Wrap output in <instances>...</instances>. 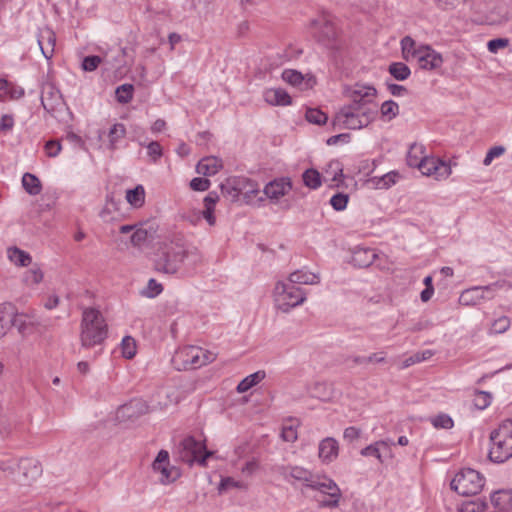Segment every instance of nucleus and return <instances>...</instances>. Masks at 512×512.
I'll return each instance as SVG.
<instances>
[{
    "label": "nucleus",
    "mask_w": 512,
    "mask_h": 512,
    "mask_svg": "<svg viewBox=\"0 0 512 512\" xmlns=\"http://www.w3.org/2000/svg\"><path fill=\"white\" fill-rule=\"evenodd\" d=\"M351 102L344 105L335 114L332 125L344 129H361L367 127L376 119L378 114L374 98L377 90L371 85L356 84L353 88L346 90Z\"/></svg>",
    "instance_id": "f257e3e1"
},
{
    "label": "nucleus",
    "mask_w": 512,
    "mask_h": 512,
    "mask_svg": "<svg viewBox=\"0 0 512 512\" xmlns=\"http://www.w3.org/2000/svg\"><path fill=\"white\" fill-rule=\"evenodd\" d=\"M185 260L194 269L202 263V255L198 248L189 246L181 237H176L159 247L155 254L154 268L157 272L174 275L182 272Z\"/></svg>",
    "instance_id": "f03ea898"
},
{
    "label": "nucleus",
    "mask_w": 512,
    "mask_h": 512,
    "mask_svg": "<svg viewBox=\"0 0 512 512\" xmlns=\"http://www.w3.org/2000/svg\"><path fill=\"white\" fill-rule=\"evenodd\" d=\"M280 474L287 479L291 477L295 480L304 482L306 488L319 491L328 495V499L317 500L321 508H336L342 496L341 490L334 480L326 475L313 474L311 471L302 467H281Z\"/></svg>",
    "instance_id": "7ed1b4c3"
},
{
    "label": "nucleus",
    "mask_w": 512,
    "mask_h": 512,
    "mask_svg": "<svg viewBox=\"0 0 512 512\" xmlns=\"http://www.w3.org/2000/svg\"><path fill=\"white\" fill-rule=\"evenodd\" d=\"M81 347L90 349L101 346L108 336V325L102 313L95 308H85L80 324Z\"/></svg>",
    "instance_id": "20e7f679"
},
{
    "label": "nucleus",
    "mask_w": 512,
    "mask_h": 512,
    "mask_svg": "<svg viewBox=\"0 0 512 512\" xmlns=\"http://www.w3.org/2000/svg\"><path fill=\"white\" fill-rule=\"evenodd\" d=\"M488 458L494 463H503L512 456V419L504 420L490 433Z\"/></svg>",
    "instance_id": "39448f33"
},
{
    "label": "nucleus",
    "mask_w": 512,
    "mask_h": 512,
    "mask_svg": "<svg viewBox=\"0 0 512 512\" xmlns=\"http://www.w3.org/2000/svg\"><path fill=\"white\" fill-rule=\"evenodd\" d=\"M215 355L197 346H186L178 349L172 357V364L178 371L200 368L212 362Z\"/></svg>",
    "instance_id": "423d86ee"
},
{
    "label": "nucleus",
    "mask_w": 512,
    "mask_h": 512,
    "mask_svg": "<svg viewBox=\"0 0 512 512\" xmlns=\"http://www.w3.org/2000/svg\"><path fill=\"white\" fill-rule=\"evenodd\" d=\"M485 479L476 470L465 468L459 471L451 481V489L462 496L478 494L484 487Z\"/></svg>",
    "instance_id": "0eeeda50"
},
{
    "label": "nucleus",
    "mask_w": 512,
    "mask_h": 512,
    "mask_svg": "<svg viewBox=\"0 0 512 512\" xmlns=\"http://www.w3.org/2000/svg\"><path fill=\"white\" fill-rule=\"evenodd\" d=\"M212 454L203 441L196 440L193 436L184 438L178 446L179 458L190 466L194 463L206 466L207 459Z\"/></svg>",
    "instance_id": "6e6552de"
},
{
    "label": "nucleus",
    "mask_w": 512,
    "mask_h": 512,
    "mask_svg": "<svg viewBox=\"0 0 512 512\" xmlns=\"http://www.w3.org/2000/svg\"><path fill=\"white\" fill-rule=\"evenodd\" d=\"M309 29L311 35L318 43L330 49L337 48V30L327 15H321L311 20Z\"/></svg>",
    "instance_id": "1a4fd4ad"
},
{
    "label": "nucleus",
    "mask_w": 512,
    "mask_h": 512,
    "mask_svg": "<svg viewBox=\"0 0 512 512\" xmlns=\"http://www.w3.org/2000/svg\"><path fill=\"white\" fill-rule=\"evenodd\" d=\"M277 306L282 312L287 313L291 308L301 305L306 300L303 289L291 283L278 282L275 287Z\"/></svg>",
    "instance_id": "9d476101"
},
{
    "label": "nucleus",
    "mask_w": 512,
    "mask_h": 512,
    "mask_svg": "<svg viewBox=\"0 0 512 512\" xmlns=\"http://www.w3.org/2000/svg\"><path fill=\"white\" fill-rule=\"evenodd\" d=\"M504 282H495L486 286H475L463 291L460 295L459 302L462 305H476L480 303L481 300H490L493 298V295H485V292H496L498 289L502 288Z\"/></svg>",
    "instance_id": "9b49d317"
},
{
    "label": "nucleus",
    "mask_w": 512,
    "mask_h": 512,
    "mask_svg": "<svg viewBox=\"0 0 512 512\" xmlns=\"http://www.w3.org/2000/svg\"><path fill=\"white\" fill-rule=\"evenodd\" d=\"M17 471L15 481L21 485H29L42 474V466L37 459L21 458L17 462Z\"/></svg>",
    "instance_id": "f8f14e48"
},
{
    "label": "nucleus",
    "mask_w": 512,
    "mask_h": 512,
    "mask_svg": "<svg viewBox=\"0 0 512 512\" xmlns=\"http://www.w3.org/2000/svg\"><path fill=\"white\" fill-rule=\"evenodd\" d=\"M42 325L40 318L35 314L30 313H17L13 309V316H11L10 327L13 326L17 329L22 337H28L38 331Z\"/></svg>",
    "instance_id": "ddd939ff"
},
{
    "label": "nucleus",
    "mask_w": 512,
    "mask_h": 512,
    "mask_svg": "<svg viewBox=\"0 0 512 512\" xmlns=\"http://www.w3.org/2000/svg\"><path fill=\"white\" fill-rule=\"evenodd\" d=\"M41 103L45 111L53 115L63 104L62 95L53 84H44L42 87Z\"/></svg>",
    "instance_id": "4468645a"
},
{
    "label": "nucleus",
    "mask_w": 512,
    "mask_h": 512,
    "mask_svg": "<svg viewBox=\"0 0 512 512\" xmlns=\"http://www.w3.org/2000/svg\"><path fill=\"white\" fill-rule=\"evenodd\" d=\"M420 53L421 54H418L415 59L421 69L433 70L440 67L443 63L441 54L428 45H421Z\"/></svg>",
    "instance_id": "2eb2a0df"
},
{
    "label": "nucleus",
    "mask_w": 512,
    "mask_h": 512,
    "mask_svg": "<svg viewBox=\"0 0 512 512\" xmlns=\"http://www.w3.org/2000/svg\"><path fill=\"white\" fill-rule=\"evenodd\" d=\"M37 42L46 59L52 58L54 54V47L56 43V35L49 27L39 29L37 35Z\"/></svg>",
    "instance_id": "dca6fc26"
},
{
    "label": "nucleus",
    "mask_w": 512,
    "mask_h": 512,
    "mask_svg": "<svg viewBox=\"0 0 512 512\" xmlns=\"http://www.w3.org/2000/svg\"><path fill=\"white\" fill-rule=\"evenodd\" d=\"M339 445L335 438L327 437L320 441L318 447L319 458L325 463H331L338 457Z\"/></svg>",
    "instance_id": "f3484780"
},
{
    "label": "nucleus",
    "mask_w": 512,
    "mask_h": 512,
    "mask_svg": "<svg viewBox=\"0 0 512 512\" xmlns=\"http://www.w3.org/2000/svg\"><path fill=\"white\" fill-rule=\"evenodd\" d=\"M291 188L292 183L289 178H280L269 182L264 188V193L271 199H278L285 195Z\"/></svg>",
    "instance_id": "a211bd4d"
},
{
    "label": "nucleus",
    "mask_w": 512,
    "mask_h": 512,
    "mask_svg": "<svg viewBox=\"0 0 512 512\" xmlns=\"http://www.w3.org/2000/svg\"><path fill=\"white\" fill-rule=\"evenodd\" d=\"M377 254L370 248H356L353 251L351 263L358 268H367L373 264Z\"/></svg>",
    "instance_id": "6ab92c4d"
},
{
    "label": "nucleus",
    "mask_w": 512,
    "mask_h": 512,
    "mask_svg": "<svg viewBox=\"0 0 512 512\" xmlns=\"http://www.w3.org/2000/svg\"><path fill=\"white\" fill-rule=\"evenodd\" d=\"M223 167V162L221 159L215 156H207L203 157L196 166V171L198 174H202L205 176L215 175L221 168Z\"/></svg>",
    "instance_id": "aec40b11"
},
{
    "label": "nucleus",
    "mask_w": 512,
    "mask_h": 512,
    "mask_svg": "<svg viewBox=\"0 0 512 512\" xmlns=\"http://www.w3.org/2000/svg\"><path fill=\"white\" fill-rule=\"evenodd\" d=\"M264 100L273 106H287L292 102L290 95L281 88L267 89Z\"/></svg>",
    "instance_id": "412c9836"
},
{
    "label": "nucleus",
    "mask_w": 512,
    "mask_h": 512,
    "mask_svg": "<svg viewBox=\"0 0 512 512\" xmlns=\"http://www.w3.org/2000/svg\"><path fill=\"white\" fill-rule=\"evenodd\" d=\"M244 182V180H234L233 178L226 179V181L220 185L222 195L232 202L237 201L242 190L240 184Z\"/></svg>",
    "instance_id": "4be33fe9"
},
{
    "label": "nucleus",
    "mask_w": 512,
    "mask_h": 512,
    "mask_svg": "<svg viewBox=\"0 0 512 512\" xmlns=\"http://www.w3.org/2000/svg\"><path fill=\"white\" fill-rule=\"evenodd\" d=\"M282 79L292 86L298 87L300 90H305L312 86L310 83L311 79L305 80L302 73L297 70L285 69L282 73Z\"/></svg>",
    "instance_id": "5701e85b"
},
{
    "label": "nucleus",
    "mask_w": 512,
    "mask_h": 512,
    "mask_svg": "<svg viewBox=\"0 0 512 512\" xmlns=\"http://www.w3.org/2000/svg\"><path fill=\"white\" fill-rule=\"evenodd\" d=\"M490 501L499 512H504L512 507V494L507 490H498L491 494Z\"/></svg>",
    "instance_id": "b1692460"
},
{
    "label": "nucleus",
    "mask_w": 512,
    "mask_h": 512,
    "mask_svg": "<svg viewBox=\"0 0 512 512\" xmlns=\"http://www.w3.org/2000/svg\"><path fill=\"white\" fill-rule=\"evenodd\" d=\"M11 316H13V305L3 303L0 305V339H2L10 329Z\"/></svg>",
    "instance_id": "393cba45"
},
{
    "label": "nucleus",
    "mask_w": 512,
    "mask_h": 512,
    "mask_svg": "<svg viewBox=\"0 0 512 512\" xmlns=\"http://www.w3.org/2000/svg\"><path fill=\"white\" fill-rule=\"evenodd\" d=\"M319 282V277L311 272L297 270L290 274L289 283L294 284H306L313 285Z\"/></svg>",
    "instance_id": "a878e982"
},
{
    "label": "nucleus",
    "mask_w": 512,
    "mask_h": 512,
    "mask_svg": "<svg viewBox=\"0 0 512 512\" xmlns=\"http://www.w3.org/2000/svg\"><path fill=\"white\" fill-rule=\"evenodd\" d=\"M8 258L17 266L26 267L30 265L32 258L29 253L17 248L10 247L7 250Z\"/></svg>",
    "instance_id": "bb28decb"
},
{
    "label": "nucleus",
    "mask_w": 512,
    "mask_h": 512,
    "mask_svg": "<svg viewBox=\"0 0 512 512\" xmlns=\"http://www.w3.org/2000/svg\"><path fill=\"white\" fill-rule=\"evenodd\" d=\"M266 376L265 371L259 370L253 374L248 375L243 380L240 381V383L237 385V392L238 393H244L257 385L260 381H262Z\"/></svg>",
    "instance_id": "cd10ccee"
},
{
    "label": "nucleus",
    "mask_w": 512,
    "mask_h": 512,
    "mask_svg": "<svg viewBox=\"0 0 512 512\" xmlns=\"http://www.w3.org/2000/svg\"><path fill=\"white\" fill-rule=\"evenodd\" d=\"M22 186L30 195H38L42 191V184L39 178L28 172L22 177Z\"/></svg>",
    "instance_id": "c85d7f7f"
},
{
    "label": "nucleus",
    "mask_w": 512,
    "mask_h": 512,
    "mask_svg": "<svg viewBox=\"0 0 512 512\" xmlns=\"http://www.w3.org/2000/svg\"><path fill=\"white\" fill-rule=\"evenodd\" d=\"M424 147L412 144L407 153L406 161L410 167L420 168L424 161Z\"/></svg>",
    "instance_id": "c756f323"
},
{
    "label": "nucleus",
    "mask_w": 512,
    "mask_h": 512,
    "mask_svg": "<svg viewBox=\"0 0 512 512\" xmlns=\"http://www.w3.org/2000/svg\"><path fill=\"white\" fill-rule=\"evenodd\" d=\"M401 50L402 56L406 61H409L412 58H416V56L420 53V46L416 47V42L410 36H405L401 40Z\"/></svg>",
    "instance_id": "7c9ffc66"
},
{
    "label": "nucleus",
    "mask_w": 512,
    "mask_h": 512,
    "mask_svg": "<svg viewBox=\"0 0 512 512\" xmlns=\"http://www.w3.org/2000/svg\"><path fill=\"white\" fill-rule=\"evenodd\" d=\"M127 202L135 208H140L145 202V190L142 185H137L126 192Z\"/></svg>",
    "instance_id": "2f4dec72"
},
{
    "label": "nucleus",
    "mask_w": 512,
    "mask_h": 512,
    "mask_svg": "<svg viewBox=\"0 0 512 512\" xmlns=\"http://www.w3.org/2000/svg\"><path fill=\"white\" fill-rule=\"evenodd\" d=\"M388 72L397 81H404L411 75L410 68L403 62H393L388 67Z\"/></svg>",
    "instance_id": "473e14b6"
},
{
    "label": "nucleus",
    "mask_w": 512,
    "mask_h": 512,
    "mask_svg": "<svg viewBox=\"0 0 512 512\" xmlns=\"http://www.w3.org/2000/svg\"><path fill=\"white\" fill-rule=\"evenodd\" d=\"M302 179L305 184L310 189H317L321 186V174L313 168L307 169L302 174Z\"/></svg>",
    "instance_id": "72a5a7b5"
},
{
    "label": "nucleus",
    "mask_w": 512,
    "mask_h": 512,
    "mask_svg": "<svg viewBox=\"0 0 512 512\" xmlns=\"http://www.w3.org/2000/svg\"><path fill=\"white\" fill-rule=\"evenodd\" d=\"M134 87L132 84H122L115 90L116 99L121 104L129 103L133 98Z\"/></svg>",
    "instance_id": "f704fd0d"
},
{
    "label": "nucleus",
    "mask_w": 512,
    "mask_h": 512,
    "mask_svg": "<svg viewBox=\"0 0 512 512\" xmlns=\"http://www.w3.org/2000/svg\"><path fill=\"white\" fill-rule=\"evenodd\" d=\"M305 118L309 123L316 125H323L328 120L327 114L318 108H308L305 113Z\"/></svg>",
    "instance_id": "c9c22d12"
},
{
    "label": "nucleus",
    "mask_w": 512,
    "mask_h": 512,
    "mask_svg": "<svg viewBox=\"0 0 512 512\" xmlns=\"http://www.w3.org/2000/svg\"><path fill=\"white\" fill-rule=\"evenodd\" d=\"M381 447L388 448L387 441L381 440L377 441L374 444H371L361 450V455L363 456H373L377 458L380 462H383L381 455Z\"/></svg>",
    "instance_id": "e433bc0d"
},
{
    "label": "nucleus",
    "mask_w": 512,
    "mask_h": 512,
    "mask_svg": "<svg viewBox=\"0 0 512 512\" xmlns=\"http://www.w3.org/2000/svg\"><path fill=\"white\" fill-rule=\"evenodd\" d=\"M136 408L138 410V413H145L146 410H147V406L145 403H143L141 400H133L131 401L130 403L128 404H125L123 405L120 409H119V412L123 415V416H127V417H133L134 413H133V409Z\"/></svg>",
    "instance_id": "4c0bfd02"
},
{
    "label": "nucleus",
    "mask_w": 512,
    "mask_h": 512,
    "mask_svg": "<svg viewBox=\"0 0 512 512\" xmlns=\"http://www.w3.org/2000/svg\"><path fill=\"white\" fill-rule=\"evenodd\" d=\"M125 135H126V128H125L124 124H122V123L114 124L110 128L109 133H108L110 147L112 149H114L115 148V144L117 143V141L119 139L124 138Z\"/></svg>",
    "instance_id": "58836bf2"
},
{
    "label": "nucleus",
    "mask_w": 512,
    "mask_h": 512,
    "mask_svg": "<svg viewBox=\"0 0 512 512\" xmlns=\"http://www.w3.org/2000/svg\"><path fill=\"white\" fill-rule=\"evenodd\" d=\"M380 112L382 117L392 120L399 114V106L395 101L387 100L382 103Z\"/></svg>",
    "instance_id": "ea45409f"
},
{
    "label": "nucleus",
    "mask_w": 512,
    "mask_h": 512,
    "mask_svg": "<svg viewBox=\"0 0 512 512\" xmlns=\"http://www.w3.org/2000/svg\"><path fill=\"white\" fill-rule=\"evenodd\" d=\"M492 400V395L489 392L477 390L475 392V398L473 400V405L478 410L486 409Z\"/></svg>",
    "instance_id": "a19ab883"
},
{
    "label": "nucleus",
    "mask_w": 512,
    "mask_h": 512,
    "mask_svg": "<svg viewBox=\"0 0 512 512\" xmlns=\"http://www.w3.org/2000/svg\"><path fill=\"white\" fill-rule=\"evenodd\" d=\"M123 357L132 359L136 355V343L131 336H125L121 343Z\"/></svg>",
    "instance_id": "79ce46f5"
},
{
    "label": "nucleus",
    "mask_w": 512,
    "mask_h": 512,
    "mask_svg": "<svg viewBox=\"0 0 512 512\" xmlns=\"http://www.w3.org/2000/svg\"><path fill=\"white\" fill-rule=\"evenodd\" d=\"M160 481L163 484L174 482L180 476V471L175 466H165L161 471Z\"/></svg>",
    "instance_id": "37998d69"
},
{
    "label": "nucleus",
    "mask_w": 512,
    "mask_h": 512,
    "mask_svg": "<svg viewBox=\"0 0 512 512\" xmlns=\"http://www.w3.org/2000/svg\"><path fill=\"white\" fill-rule=\"evenodd\" d=\"M432 350H425L422 352H417L414 355L410 356L403 362L404 367H409L410 365H413L415 363H420L422 361L428 360L433 356Z\"/></svg>",
    "instance_id": "c03bdc74"
},
{
    "label": "nucleus",
    "mask_w": 512,
    "mask_h": 512,
    "mask_svg": "<svg viewBox=\"0 0 512 512\" xmlns=\"http://www.w3.org/2000/svg\"><path fill=\"white\" fill-rule=\"evenodd\" d=\"M162 291V285L152 278L148 281L147 287L142 291V295L148 298H154Z\"/></svg>",
    "instance_id": "a18cd8bd"
},
{
    "label": "nucleus",
    "mask_w": 512,
    "mask_h": 512,
    "mask_svg": "<svg viewBox=\"0 0 512 512\" xmlns=\"http://www.w3.org/2000/svg\"><path fill=\"white\" fill-rule=\"evenodd\" d=\"M348 200V194L337 193L331 197L330 204L336 211H342L347 207Z\"/></svg>",
    "instance_id": "49530a36"
},
{
    "label": "nucleus",
    "mask_w": 512,
    "mask_h": 512,
    "mask_svg": "<svg viewBox=\"0 0 512 512\" xmlns=\"http://www.w3.org/2000/svg\"><path fill=\"white\" fill-rule=\"evenodd\" d=\"M329 171H332L333 175L331 178L332 182H340L342 181L344 175H343V168L339 161L333 160L328 164V169L326 170V173L328 174Z\"/></svg>",
    "instance_id": "de8ad7c7"
},
{
    "label": "nucleus",
    "mask_w": 512,
    "mask_h": 512,
    "mask_svg": "<svg viewBox=\"0 0 512 512\" xmlns=\"http://www.w3.org/2000/svg\"><path fill=\"white\" fill-rule=\"evenodd\" d=\"M437 161L436 158H428L424 157V161L420 168H418L423 175L426 176H434L435 170L437 169Z\"/></svg>",
    "instance_id": "09e8293b"
},
{
    "label": "nucleus",
    "mask_w": 512,
    "mask_h": 512,
    "mask_svg": "<svg viewBox=\"0 0 512 512\" xmlns=\"http://www.w3.org/2000/svg\"><path fill=\"white\" fill-rule=\"evenodd\" d=\"M451 166L443 160L438 159L437 169L435 170L434 177L437 180H443L450 176Z\"/></svg>",
    "instance_id": "8fccbe9b"
},
{
    "label": "nucleus",
    "mask_w": 512,
    "mask_h": 512,
    "mask_svg": "<svg viewBox=\"0 0 512 512\" xmlns=\"http://www.w3.org/2000/svg\"><path fill=\"white\" fill-rule=\"evenodd\" d=\"M165 466H169V453L166 450H160L152 467L154 471H161Z\"/></svg>",
    "instance_id": "3c124183"
},
{
    "label": "nucleus",
    "mask_w": 512,
    "mask_h": 512,
    "mask_svg": "<svg viewBox=\"0 0 512 512\" xmlns=\"http://www.w3.org/2000/svg\"><path fill=\"white\" fill-rule=\"evenodd\" d=\"M147 153L152 162L156 163L163 155L162 147L157 141H151L147 145Z\"/></svg>",
    "instance_id": "603ef678"
},
{
    "label": "nucleus",
    "mask_w": 512,
    "mask_h": 512,
    "mask_svg": "<svg viewBox=\"0 0 512 512\" xmlns=\"http://www.w3.org/2000/svg\"><path fill=\"white\" fill-rule=\"evenodd\" d=\"M102 59L100 56L97 55H89L84 57L82 61V68L84 71H94L98 68L99 64L101 63Z\"/></svg>",
    "instance_id": "864d4df0"
},
{
    "label": "nucleus",
    "mask_w": 512,
    "mask_h": 512,
    "mask_svg": "<svg viewBox=\"0 0 512 512\" xmlns=\"http://www.w3.org/2000/svg\"><path fill=\"white\" fill-rule=\"evenodd\" d=\"M435 428L450 429L453 427V420L447 414H440L432 419Z\"/></svg>",
    "instance_id": "5fc2aeb1"
},
{
    "label": "nucleus",
    "mask_w": 512,
    "mask_h": 512,
    "mask_svg": "<svg viewBox=\"0 0 512 512\" xmlns=\"http://www.w3.org/2000/svg\"><path fill=\"white\" fill-rule=\"evenodd\" d=\"M510 327V319L506 316H502L498 319H496L492 323V331L496 334H501L506 332Z\"/></svg>",
    "instance_id": "6e6d98bb"
},
{
    "label": "nucleus",
    "mask_w": 512,
    "mask_h": 512,
    "mask_svg": "<svg viewBox=\"0 0 512 512\" xmlns=\"http://www.w3.org/2000/svg\"><path fill=\"white\" fill-rule=\"evenodd\" d=\"M234 180H244V183H241L240 186L242 188L241 194L249 195L255 194L258 192L257 184L252 180L244 177H233Z\"/></svg>",
    "instance_id": "4d7b16f0"
},
{
    "label": "nucleus",
    "mask_w": 512,
    "mask_h": 512,
    "mask_svg": "<svg viewBox=\"0 0 512 512\" xmlns=\"http://www.w3.org/2000/svg\"><path fill=\"white\" fill-rule=\"evenodd\" d=\"M210 180L202 177H195L190 181V188L194 191H206L210 187Z\"/></svg>",
    "instance_id": "13d9d810"
},
{
    "label": "nucleus",
    "mask_w": 512,
    "mask_h": 512,
    "mask_svg": "<svg viewBox=\"0 0 512 512\" xmlns=\"http://www.w3.org/2000/svg\"><path fill=\"white\" fill-rule=\"evenodd\" d=\"M45 152L48 157H56L61 149V143L58 140H49L44 145Z\"/></svg>",
    "instance_id": "bf43d9fd"
},
{
    "label": "nucleus",
    "mask_w": 512,
    "mask_h": 512,
    "mask_svg": "<svg viewBox=\"0 0 512 512\" xmlns=\"http://www.w3.org/2000/svg\"><path fill=\"white\" fill-rule=\"evenodd\" d=\"M42 280H43V273L39 268L31 269L26 272L25 282L27 284H39Z\"/></svg>",
    "instance_id": "052dcab7"
},
{
    "label": "nucleus",
    "mask_w": 512,
    "mask_h": 512,
    "mask_svg": "<svg viewBox=\"0 0 512 512\" xmlns=\"http://www.w3.org/2000/svg\"><path fill=\"white\" fill-rule=\"evenodd\" d=\"M398 176L399 174L397 172H389L378 180L377 185L380 188H389L391 185L396 183V178Z\"/></svg>",
    "instance_id": "680f3d73"
},
{
    "label": "nucleus",
    "mask_w": 512,
    "mask_h": 512,
    "mask_svg": "<svg viewBox=\"0 0 512 512\" xmlns=\"http://www.w3.org/2000/svg\"><path fill=\"white\" fill-rule=\"evenodd\" d=\"M505 152V148L503 146H494L487 152L483 164L488 166L491 164L494 158L501 156Z\"/></svg>",
    "instance_id": "e2e57ef3"
},
{
    "label": "nucleus",
    "mask_w": 512,
    "mask_h": 512,
    "mask_svg": "<svg viewBox=\"0 0 512 512\" xmlns=\"http://www.w3.org/2000/svg\"><path fill=\"white\" fill-rule=\"evenodd\" d=\"M147 237L148 233L145 229H137L132 233L130 240L133 245L139 246L147 240Z\"/></svg>",
    "instance_id": "0e129e2a"
},
{
    "label": "nucleus",
    "mask_w": 512,
    "mask_h": 512,
    "mask_svg": "<svg viewBox=\"0 0 512 512\" xmlns=\"http://www.w3.org/2000/svg\"><path fill=\"white\" fill-rule=\"evenodd\" d=\"M509 41L506 38H495L488 42V50L492 53H496L498 50L506 47Z\"/></svg>",
    "instance_id": "69168bd1"
},
{
    "label": "nucleus",
    "mask_w": 512,
    "mask_h": 512,
    "mask_svg": "<svg viewBox=\"0 0 512 512\" xmlns=\"http://www.w3.org/2000/svg\"><path fill=\"white\" fill-rule=\"evenodd\" d=\"M360 434H361L360 428L350 426L344 430L343 438L348 443H351V442L357 440L360 437Z\"/></svg>",
    "instance_id": "338daca9"
},
{
    "label": "nucleus",
    "mask_w": 512,
    "mask_h": 512,
    "mask_svg": "<svg viewBox=\"0 0 512 512\" xmlns=\"http://www.w3.org/2000/svg\"><path fill=\"white\" fill-rule=\"evenodd\" d=\"M17 462L15 460H7L0 462V470L7 473V475H13L16 477Z\"/></svg>",
    "instance_id": "774afa93"
}]
</instances>
